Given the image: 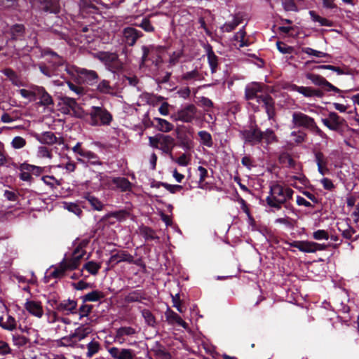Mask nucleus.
<instances>
[{
	"mask_svg": "<svg viewBox=\"0 0 359 359\" xmlns=\"http://www.w3.org/2000/svg\"><path fill=\"white\" fill-rule=\"evenodd\" d=\"M88 243V239H83L79 241L74 251L70 255L65 254L63 259L53 268L50 276L55 278H60L65 275L67 271H73L77 269L86 254L85 248Z\"/></svg>",
	"mask_w": 359,
	"mask_h": 359,
	"instance_id": "obj_1",
	"label": "nucleus"
},
{
	"mask_svg": "<svg viewBox=\"0 0 359 359\" xmlns=\"http://www.w3.org/2000/svg\"><path fill=\"white\" fill-rule=\"evenodd\" d=\"M293 193V190L287 187L273 183L270 186L269 194L266 201L270 207L279 209L282 204L292 198Z\"/></svg>",
	"mask_w": 359,
	"mask_h": 359,
	"instance_id": "obj_2",
	"label": "nucleus"
},
{
	"mask_svg": "<svg viewBox=\"0 0 359 359\" xmlns=\"http://www.w3.org/2000/svg\"><path fill=\"white\" fill-rule=\"evenodd\" d=\"M89 116L93 126H109L113 120L110 112L102 107H92Z\"/></svg>",
	"mask_w": 359,
	"mask_h": 359,
	"instance_id": "obj_3",
	"label": "nucleus"
},
{
	"mask_svg": "<svg viewBox=\"0 0 359 359\" xmlns=\"http://www.w3.org/2000/svg\"><path fill=\"white\" fill-rule=\"evenodd\" d=\"M66 69L69 74H74V72H76L81 83L93 86L97 82L98 75L93 70L74 67H67Z\"/></svg>",
	"mask_w": 359,
	"mask_h": 359,
	"instance_id": "obj_4",
	"label": "nucleus"
},
{
	"mask_svg": "<svg viewBox=\"0 0 359 359\" xmlns=\"http://www.w3.org/2000/svg\"><path fill=\"white\" fill-rule=\"evenodd\" d=\"M289 245L304 253H314L317 251H323L327 249V245L325 244L309 241H294L290 243Z\"/></svg>",
	"mask_w": 359,
	"mask_h": 359,
	"instance_id": "obj_5",
	"label": "nucleus"
},
{
	"mask_svg": "<svg viewBox=\"0 0 359 359\" xmlns=\"http://www.w3.org/2000/svg\"><path fill=\"white\" fill-rule=\"evenodd\" d=\"M59 104L62 106L60 110L62 113L74 114L78 117L82 116L83 111L74 98L62 97Z\"/></svg>",
	"mask_w": 359,
	"mask_h": 359,
	"instance_id": "obj_6",
	"label": "nucleus"
},
{
	"mask_svg": "<svg viewBox=\"0 0 359 359\" xmlns=\"http://www.w3.org/2000/svg\"><path fill=\"white\" fill-rule=\"evenodd\" d=\"M197 109L194 104H189L178 111L172 116L175 121H181L185 123L191 122L196 116Z\"/></svg>",
	"mask_w": 359,
	"mask_h": 359,
	"instance_id": "obj_7",
	"label": "nucleus"
},
{
	"mask_svg": "<svg viewBox=\"0 0 359 359\" xmlns=\"http://www.w3.org/2000/svg\"><path fill=\"white\" fill-rule=\"evenodd\" d=\"M314 118L301 111H294L292 114L293 128H304L309 129L314 121Z\"/></svg>",
	"mask_w": 359,
	"mask_h": 359,
	"instance_id": "obj_8",
	"label": "nucleus"
},
{
	"mask_svg": "<svg viewBox=\"0 0 359 359\" xmlns=\"http://www.w3.org/2000/svg\"><path fill=\"white\" fill-rule=\"evenodd\" d=\"M264 86L259 83H251L245 87V97L247 100H256L257 102L259 101V97L264 95Z\"/></svg>",
	"mask_w": 359,
	"mask_h": 359,
	"instance_id": "obj_9",
	"label": "nucleus"
},
{
	"mask_svg": "<svg viewBox=\"0 0 359 359\" xmlns=\"http://www.w3.org/2000/svg\"><path fill=\"white\" fill-rule=\"evenodd\" d=\"M321 121L327 128L333 131L339 130L344 121V118L335 112H330L327 118H322Z\"/></svg>",
	"mask_w": 359,
	"mask_h": 359,
	"instance_id": "obj_10",
	"label": "nucleus"
},
{
	"mask_svg": "<svg viewBox=\"0 0 359 359\" xmlns=\"http://www.w3.org/2000/svg\"><path fill=\"white\" fill-rule=\"evenodd\" d=\"M245 142L255 145L262 142V131L257 128H250L241 132Z\"/></svg>",
	"mask_w": 359,
	"mask_h": 359,
	"instance_id": "obj_11",
	"label": "nucleus"
},
{
	"mask_svg": "<svg viewBox=\"0 0 359 359\" xmlns=\"http://www.w3.org/2000/svg\"><path fill=\"white\" fill-rule=\"evenodd\" d=\"M24 307L30 315L37 318H41L43 316L44 311L42 304L39 301L27 299Z\"/></svg>",
	"mask_w": 359,
	"mask_h": 359,
	"instance_id": "obj_12",
	"label": "nucleus"
},
{
	"mask_svg": "<svg viewBox=\"0 0 359 359\" xmlns=\"http://www.w3.org/2000/svg\"><path fill=\"white\" fill-rule=\"evenodd\" d=\"M122 34L123 41L130 46H134L137 40L142 36L141 32L132 27H127L124 28Z\"/></svg>",
	"mask_w": 359,
	"mask_h": 359,
	"instance_id": "obj_13",
	"label": "nucleus"
},
{
	"mask_svg": "<svg viewBox=\"0 0 359 359\" xmlns=\"http://www.w3.org/2000/svg\"><path fill=\"white\" fill-rule=\"evenodd\" d=\"M158 149L165 154H170L175 145V139L170 135L159 134Z\"/></svg>",
	"mask_w": 359,
	"mask_h": 359,
	"instance_id": "obj_14",
	"label": "nucleus"
},
{
	"mask_svg": "<svg viewBox=\"0 0 359 359\" xmlns=\"http://www.w3.org/2000/svg\"><path fill=\"white\" fill-rule=\"evenodd\" d=\"M258 103L263 104L269 119L273 118L276 115L275 102L271 96L268 94H264L263 96H262V97H259V101Z\"/></svg>",
	"mask_w": 359,
	"mask_h": 359,
	"instance_id": "obj_15",
	"label": "nucleus"
},
{
	"mask_svg": "<svg viewBox=\"0 0 359 359\" xmlns=\"http://www.w3.org/2000/svg\"><path fill=\"white\" fill-rule=\"evenodd\" d=\"M165 317L168 324H176L179 326L182 327L185 330L189 329L188 324L177 313H176L169 308L165 312Z\"/></svg>",
	"mask_w": 359,
	"mask_h": 359,
	"instance_id": "obj_16",
	"label": "nucleus"
},
{
	"mask_svg": "<svg viewBox=\"0 0 359 359\" xmlns=\"http://www.w3.org/2000/svg\"><path fill=\"white\" fill-rule=\"evenodd\" d=\"M292 90L294 91H297L300 94H302L306 97H323V93L317 89H314L311 87H306V86H298L297 85H293L291 87Z\"/></svg>",
	"mask_w": 359,
	"mask_h": 359,
	"instance_id": "obj_17",
	"label": "nucleus"
},
{
	"mask_svg": "<svg viewBox=\"0 0 359 359\" xmlns=\"http://www.w3.org/2000/svg\"><path fill=\"white\" fill-rule=\"evenodd\" d=\"M137 331L135 328L129 326L121 327L116 330L115 339L119 343L123 344L126 341V337H132L136 334Z\"/></svg>",
	"mask_w": 359,
	"mask_h": 359,
	"instance_id": "obj_18",
	"label": "nucleus"
},
{
	"mask_svg": "<svg viewBox=\"0 0 359 359\" xmlns=\"http://www.w3.org/2000/svg\"><path fill=\"white\" fill-rule=\"evenodd\" d=\"M0 327L8 331H13L17 327V321L15 318L6 314V318L0 316Z\"/></svg>",
	"mask_w": 359,
	"mask_h": 359,
	"instance_id": "obj_19",
	"label": "nucleus"
},
{
	"mask_svg": "<svg viewBox=\"0 0 359 359\" xmlns=\"http://www.w3.org/2000/svg\"><path fill=\"white\" fill-rule=\"evenodd\" d=\"M154 120L156 122L155 128L160 132L169 133L174 129V125L165 119L156 117Z\"/></svg>",
	"mask_w": 359,
	"mask_h": 359,
	"instance_id": "obj_20",
	"label": "nucleus"
},
{
	"mask_svg": "<svg viewBox=\"0 0 359 359\" xmlns=\"http://www.w3.org/2000/svg\"><path fill=\"white\" fill-rule=\"evenodd\" d=\"M36 140L41 144H53L57 142V137L52 132H45L36 135Z\"/></svg>",
	"mask_w": 359,
	"mask_h": 359,
	"instance_id": "obj_21",
	"label": "nucleus"
},
{
	"mask_svg": "<svg viewBox=\"0 0 359 359\" xmlns=\"http://www.w3.org/2000/svg\"><path fill=\"white\" fill-rule=\"evenodd\" d=\"M133 257L126 252H119L110 258V262L114 263H118L121 262H126L131 263L133 262Z\"/></svg>",
	"mask_w": 359,
	"mask_h": 359,
	"instance_id": "obj_22",
	"label": "nucleus"
},
{
	"mask_svg": "<svg viewBox=\"0 0 359 359\" xmlns=\"http://www.w3.org/2000/svg\"><path fill=\"white\" fill-rule=\"evenodd\" d=\"M182 79L187 81H197L204 79V76L197 69L187 72L182 74Z\"/></svg>",
	"mask_w": 359,
	"mask_h": 359,
	"instance_id": "obj_23",
	"label": "nucleus"
},
{
	"mask_svg": "<svg viewBox=\"0 0 359 359\" xmlns=\"http://www.w3.org/2000/svg\"><path fill=\"white\" fill-rule=\"evenodd\" d=\"M3 73L9 79L12 83L16 86H22L23 83L18 75L11 69H5Z\"/></svg>",
	"mask_w": 359,
	"mask_h": 359,
	"instance_id": "obj_24",
	"label": "nucleus"
},
{
	"mask_svg": "<svg viewBox=\"0 0 359 359\" xmlns=\"http://www.w3.org/2000/svg\"><path fill=\"white\" fill-rule=\"evenodd\" d=\"M207 56L209 65L211 68L212 73H214L216 71L217 65H218V58L216 55L214 53L212 48L208 46L207 48Z\"/></svg>",
	"mask_w": 359,
	"mask_h": 359,
	"instance_id": "obj_25",
	"label": "nucleus"
},
{
	"mask_svg": "<svg viewBox=\"0 0 359 359\" xmlns=\"http://www.w3.org/2000/svg\"><path fill=\"white\" fill-rule=\"evenodd\" d=\"M36 94L40 96V102L43 105L48 106L53 104L51 96L44 90L43 88H37Z\"/></svg>",
	"mask_w": 359,
	"mask_h": 359,
	"instance_id": "obj_26",
	"label": "nucleus"
},
{
	"mask_svg": "<svg viewBox=\"0 0 359 359\" xmlns=\"http://www.w3.org/2000/svg\"><path fill=\"white\" fill-rule=\"evenodd\" d=\"M113 184L116 188L121 189L123 191L129 190L131 186L130 182L124 177H116L112 180Z\"/></svg>",
	"mask_w": 359,
	"mask_h": 359,
	"instance_id": "obj_27",
	"label": "nucleus"
},
{
	"mask_svg": "<svg viewBox=\"0 0 359 359\" xmlns=\"http://www.w3.org/2000/svg\"><path fill=\"white\" fill-rule=\"evenodd\" d=\"M104 293L100 290H93L82 297L83 301L85 302H97L104 298Z\"/></svg>",
	"mask_w": 359,
	"mask_h": 359,
	"instance_id": "obj_28",
	"label": "nucleus"
},
{
	"mask_svg": "<svg viewBox=\"0 0 359 359\" xmlns=\"http://www.w3.org/2000/svg\"><path fill=\"white\" fill-rule=\"evenodd\" d=\"M142 316L144 319L145 323L150 327H155L156 325V318L149 309H142L141 311Z\"/></svg>",
	"mask_w": 359,
	"mask_h": 359,
	"instance_id": "obj_29",
	"label": "nucleus"
},
{
	"mask_svg": "<svg viewBox=\"0 0 359 359\" xmlns=\"http://www.w3.org/2000/svg\"><path fill=\"white\" fill-rule=\"evenodd\" d=\"M91 332V329L88 327H79L75 330L73 334L77 341L85 339Z\"/></svg>",
	"mask_w": 359,
	"mask_h": 359,
	"instance_id": "obj_30",
	"label": "nucleus"
},
{
	"mask_svg": "<svg viewBox=\"0 0 359 359\" xmlns=\"http://www.w3.org/2000/svg\"><path fill=\"white\" fill-rule=\"evenodd\" d=\"M85 198L88 201L91 207L97 211H101L103 209V203L95 196L88 194L85 196Z\"/></svg>",
	"mask_w": 359,
	"mask_h": 359,
	"instance_id": "obj_31",
	"label": "nucleus"
},
{
	"mask_svg": "<svg viewBox=\"0 0 359 359\" xmlns=\"http://www.w3.org/2000/svg\"><path fill=\"white\" fill-rule=\"evenodd\" d=\"M86 346L88 349L86 356L88 358H92L94 355L100 351L101 348L100 343L95 340H92L87 344Z\"/></svg>",
	"mask_w": 359,
	"mask_h": 359,
	"instance_id": "obj_32",
	"label": "nucleus"
},
{
	"mask_svg": "<svg viewBox=\"0 0 359 359\" xmlns=\"http://www.w3.org/2000/svg\"><path fill=\"white\" fill-rule=\"evenodd\" d=\"M198 136L200 138V142L202 144L208 147H212L213 144L212 139L211 135L205 130H201L198 132Z\"/></svg>",
	"mask_w": 359,
	"mask_h": 359,
	"instance_id": "obj_33",
	"label": "nucleus"
},
{
	"mask_svg": "<svg viewBox=\"0 0 359 359\" xmlns=\"http://www.w3.org/2000/svg\"><path fill=\"white\" fill-rule=\"evenodd\" d=\"M76 302L74 300H66L60 304L58 309L62 311L73 313L76 307Z\"/></svg>",
	"mask_w": 359,
	"mask_h": 359,
	"instance_id": "obj_34",
	"label": "nucleus"
},
{
	"mask_svg": "<svg viewBox=\"0 0 359 359\" xmlns=\"http://www.w3.org/2000/svg\"><path fill=\"white\" fill-rule=\"evenodd\" d=\"M129 216L128 212L125 210H121L118 211L109 212L106 215L105 217L107 219H110L111 217L116 218L118 221L122 222L126 219Z\"/></svg>",
	"mask_w": 359,
	"mask_h": 359,
	"instance_id": "obj_35",
	"label": "nucleus"
},
{
	"mask_svg": "<svg viewBox=\"0 0 359 359\" xmlns=\"http://www.w3.org/2000/svg\"><path fill=\"white\" fill-rule=\"evenodd\" d=\"M262 140H264L267 144H269L277 142L278 139L273 130L267 129L264 132L262 131Z\"/></svg>",
	"mask_w": 359,
	"mask_h": 359,
	"instance_id": "obj_36",
	"label": "nucleus"
},
{
	"mask_svg": "<svg viewBox=\"0 0 359 359\" xmlns=\"http://www.w3.org/2000/svg\"><path fill=\"white\" fill-rule=\"evenodd\" d=\"M20 179L24 182L31 183L33 181V177L31 176L29 172L26 168V163H23L20 165Z\"/></svg>",
	"mask_w": 359,
	"mask_h": 359,
	"instance_id": "obj_37",
	"label": "nucleus"
},
{
	"mask_svg": "<svg viewBox=\"0 0 359 359\" xmlns=\"http://www.w3.org/2000/svg\"><path fill=\"white\" fill-rule=\"evenodd\" d=\"M97 90L101 93L111 94L112 93L113 88L108 81L102 80L97 86Z\"/></svg>",
	"mask_w": 359,
	"mask_h": 359,
	"instance_id": "obj_38",
	"label": "nucleus"
},
{
	"mask_svg": "<svg viewBox=\"0 0 359 359\" xmlns=\"http://www.w3.org/2000/svg\"><path fill=\"white\" fill-rule=\"evenodd\" d=\"M26 168H27L28 171L29 172L31 176L33 175L35 177H39L41 174H43L45 171V168L36 166L34 165H31L26 163Z\"/></svg>",
	"mask_w": 359,
	"mask_h": 359,
	"instance_id": "obj_39",
	"label": "nucleus"
},
{
	"mask_svg": "<svg viewBox=\"0 0 359 359\" xmlns=\"http://www.w3.org/2000/svg\"><path fill=\"white\" fill-rule=\"evenodd\" d=\"M101 265L100 264L93 261L88 262L83 266V269L87 270L92 275H96Z\"/></svg>",
	"mask_w": 359,
	"mask_h": 359,
	"instance_id": "obj_40",
	"label": "nucleus"
},
{
	"mask_svg": "<svg viewBox=\"0 0 359 359\" xmlns=\"http://www.w3.org/2000/svg\"><path fill=\"white\" fill-rule=\"evenodd\" d=\"M81 156L90 161V163L92 164H101L96 155L90 151H88L86 149H83V151H81Z\"/></svg>",
	"mask_w": 359,
	"mask_h": 359,
	"instance_id": "obj_41",
	"label": "nucleus"
},
{
	"mask_svg": "<svg viewBox=\"0 0 359 359\" xmlns=\"http://www.w3.org/2000/svg\"><path fill=\"white\" fill-rule=\"evenodd\" d=\"M63 207L69 212L74 213L77 216H80L82 213V210L79 205L74 203L64 202Z\"/></svg>",
	"mask_w": 359,
	"mask_h": 359,
	"instance_id": "obj_42",
	"label": "nucleus"
},
{
	"mask_svg": "<svg viewBox=\"0 0 359 359\" xmlns=\"http://www.w3.org/2000/svg\"><path fill=\"white\" fill-rule=\"evenodd\" d=\"M311 18L313 21L317 22L321 26H330L331 24L328 20L326 18H322L320 15H317L315 11H311L309 12Z\"/></svg>",
	"mask_w": 359,
	"mask_h": 359,
	"instance_id": "obj_43",
	"label": "nucleus"
},
{
	"mask_svg": "<svg viewBox=\"0 0 359 359\" xmlns=\"http://www.w3.org/2000/svg\"><path fill=\"white\" fill-rule=\"evenodd\" d=\"M306 77L308 79H309L313 83L317 86H323L324 82L326 80L325 78L318 74L311 73L306 74Z\"/></svg>",
	"mask_w": 359,
	"mask_h": 359,
	"instance_id": "obj_44",
	"label": "nucleus"
},
{
	"mask_svg": "<svg viewBox=\"0 0 359 359\" xmlns=\"http://www.w3.org/2000/svg\"><path fill=\"white\" fill-rule=\"evenodd\" d=\"M140 233L147 240H154L157 238L154 231L147 226H143L140 229Z\"/></svg>",
	"mask_w": 359,
	"mask_h": 359,
	"instance_id": "obj_45",
	"label": "nucleus"
},
{
	"mask_svg": "<svg viewBox=\"0 0 359 359\" xmlns=\"http://www.w3.org/2000/svg\"><path fill=\"white\" fill-rule=\"evenodd\" d=\"M245 32L243 29H240L234 36V39L238 44V47H244L248 46V43L245 41Z\"/></svg>",
	"mask_w": 359,
	"mask_h": 359,
	"instance_id": "obj_46",
	"label": "nucleus"
},
{
	"mask_svg": "<svg viewBox=\"0 0 359 359\" xmlns=\"http://www.w3.org/2000/svg\"><path fill=\"white\" fill-rule=\"evenodd\" d=\"M312 237L313 239L317 241L328 240L330 238V233L327 231L318 229L313 232Z\"/></svg>",
	"mask_w": 359,
	"mask_h": 359,
	"instance_id": "obj_47",
	"label": "nucleus"
},
{
	"mask_svg": "<svg viewBox=\"0 0 359 359\" xmlns=\"http://www.w3.org/2000/svg\"><path fill=\"white\" fill-rule=\"evenodd\" d=\"M74 336L72 334L68 337H62L58 343L62 346H74L76 343V340H74Z\"/></svg>",
	"mask_w": 359,
	"mask_h": 359,
	"instance_id": "obj_48",
	"label": "nucleus"
},
{
	"mask_svg": "<svg viewBox=\"0 0 359 359\" xmlns=\"http://www.w3.org/2000/svg\"><path fill=\"white\" fill-rule=\"evenodd\" d=\"M67 84L69 86V89L78 96L80 97L86 94V90L83 87L75 85L70 81H67Z\"/></svg>",
	"mask_w": 359,
	"mask_h": 359,
	"instance_id": "obj_49",
	"label": "nucleus"
},
{
	"mask_svg": "<svg viewBox=\"0 0 359 359\" xmlns=\"http://www.w3.org/2000/svg\"><path fill=\"white\" fill-rule=\"evenodd\" d=\"M315 161L317 164V166H324L327 165L328 161L327 158L325 156V155L321 151L315 152Z\"/></svg>",
	"mask_w": 359,
	"mask_h": 359,
	"instance_id": "obj_50",
	"label": "nucleus"
},
{
	"mask_svg": "<svg viewBox=\"0 0 359 359\" xmlns=\"http://www.w3.org/2000/svg\"><path fill=\"white\" fill-rule=\"evenodd\" d=\"M302 52L307 55L316 56L317 57H323L328 56V55L325 53H323V52H321L319 50H314V49H313L311 48H309V47L303 48Z\"/></svg>",
	"mask_w": 359,
	"mask_h": 359,
	"instance_id": "obj_51",
	"label": "nucleus"
},
{
	"mask_svg": "<svg viewBox=\"0 0 359 359\" xmlns=\"http://www.w3.org/2000/svg\"><path fill=\"white\" fill-rule=\"evenodd\" d=\"M308 130L323 139H327L328 137L327 135L316 125L315 121L313 122Z\"/></svg>",
	"mask_w": 359,
	"mask_h": 359,
	"instance_id": "obj_52",
	"label": "nucleus"
},
{
	"mask_svg": "<svg viewBox=\"0 0 359 359\" xmlns=\"http://www.w3.org/2000/svg\"><path fill=\"white\" fill-rule=\"evenodd\" d=\"M308 130L323 139H327L328 137L327 135L316 125L315 121L313 122Z\"/></svg>",
	"mask_w": 359,
	"mask_h": 359,
	"instance_id": "obj_53",
	"label": "nucleus"
},
{
	"mask_svg": "<svg viewBox=\"0 0 359 359\" xmlns=\"http://www.w3.org/2000/svg\"><path fill=\"white\" fill-rule=\"evenodd\" d=\"M135 353L133 350L130 348H121L118 359H134Z\"/></svg>",
	"mask_w": 359,
	"mask_h": 359,
	"instance_id": "obj_54",
	"label": "nucleus"
},
{
	"mask_svg": "<svg viewBox=\"0 0 359 359\" xmlns=\"http://www.w3.org/2000/svg\"><path fill=\"white\" fill-rule=\"evenodd\" d=\"M11 145L14 149H19L26 145V140L20 136H16L13 139Z\"/></svg>",
	"mask_w": 359,
	"mask_h": 359,
	"instance_id": "obj_55",
	"label": "nucleus"
},
{
	"mask_svg": "<svg viewBox=\"0 0 359 359\" xmlns=\"http://www.w3.org/2000/svg\"><path fill=\"white\" fill-rule=\"evenodd\" d=\"M160 184L171 194H175L182 189V186L178 184H170L165 182H161Z\"/></svg>",
	"mask_w": 359,
	"mask_h": 359,
	"instance_id": "obj_56",
	"label": "nucleus"
},
{
	"mask_svg": "<svg viewBox=\"0 0 359 359\" xmlns=\"http://www.w3.org/2000/svg\"><path fill=\"white\" fill-rule=\"evenodd\" d=\"M41 180L46 184L50 186L51 188H55L60 184L59 181L53 176H43Z\"/></svg>",
	"mask_w": 359,
	"mask_h": 359,
	"instance_id": "obj_57",
	"label": "nucleus"
},
{
	"mask_svg": "<svg viewBox=\"0 0 359 359\" xmlns=\"http://www.w3.org/2000/svg\"><path fill=\"white\" fill-rule=\"evenodd\" d=\"M48 54L50 56V62L53 63L54 67H58L63 65L64 60L57 54L53 52H48Z\"/></svg>",
	"mask_w": 359,
	"mask_h": 359,
	"instance_id": "obj_58",
	"label": "nucleus"
},
{
	"mask_svg": "<svg viewBox=\"0 0 359 359\" xmlns=\"http://www.w3.org/2000/svg\"><path fill=\"white\" fill-rule=\"evenodd\" d=\"M138 27L143 29L145 32H152L154 31V27L151 25V22L147 18H144L140 24L137 25Z\"/></svg>",
	"mask_w": 359,
	"mask_h": 359,
	"instance_id": "obj_59",
	"label": "nucleus"
},
{
	"mask_svg": "<svg viewBox=\"0 0 359 359\" xmlns=\"http://www.w3.org/2000/svg\"><path fill=\"white\" fill-rule=\"evenodd\" d=\"M191 161V156L187 154H182L175 160V162L181 166H187Z\"/></svg>",
	"mask_w": 359,
	"mask_h": 359,
	"instance_id": "obj_60",
	"label": "nucleus"
},
{
	"mask_svg": "<svg viewBox=\"0 0 359 359\" xmlns=\"http://www.w3.org/2000/svg\"><path fill=\"white\" fill-rule=\"evenodd\" d=\"M291 136L293 137V140L297 143H302L304 142L306 138V134L302 131H293L291 133Z\"/></svg>",
	"mask_w": 359,
	"mask_h": 359,
	"instance_id": "obj_61",
	"label": "nucleus"
},
{
	"mask_svg": "<svg viewBox=\"0 0 359 359\" xmlns=\"http://www.w3.org/2000/svg\"><path fill=\"white\" fill-rule=\"evenodd\" d=\"M239 25V21L234 20L231 22L225 23L222 27V30L226 32L233 31Z\"/></svg>",
	"mask_w": 359,
	"mask_h": 359,
	"instance_id": "obj_62",
	"label": "nucleus"
},
{
	"mask_svg": "<svg viewBox=\"0 0 359 359\" xmlns=\"http://www.w3.org/2000/svg\"><path fill=\"white\" fill-rule=\"evenodd\" d=\"M37 156L41 158H52L50 151L48 149V148H46L45 147H39L38 151H37Z\"/></svg>",
	"mask_w": 359,
	"mask_h": 359,
	"instance_id": "obj_63",
	"label": "nucleus"
},
{
	"mask_svg": "<svg viewBox=\"0 0 359 359\" xmlns=\"http://www.w3.org/2000/svg\"><path fill=\"white\" fill-rule=\"evenodd\" d=\"M93 309V306L90 304H82L79 308V315L80 318L87 316Z\"/></svg>",
	"mask_w": 359,
	"mask_h": 359,
	"instance_id": "obj_64",
	"label": "nucleus"
}]
</instances>
